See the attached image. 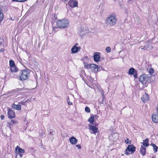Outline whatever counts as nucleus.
<instances>
[{"label":"nucleus","instance_id":"obj_28","mask_svg":"<svg viewBox=\"0 0 158 158\" xmlns=\"http://www.w3.org/2000/svg\"><path fill=\"white\" fill-rule=\"evenodd\" d=\"M67 103H68V104L69 105H72V103L71 102H70V99H69V97H68V98H67Z\"/></svg>","mask_w":158,"mask_h":158},{"label":"nucleus","instance_id":"obj_39","mask_svg":"<svg viewBox=\"0 0 158 158\" xmlns=\"http://www.w3.org/2000/svg\"><path fill=\"white\" fill-rule=\"evenodd\" d=\"M88 68V66H85V68Z\"/></svg>","mask_w":158,"mask_h":158},{"label":"nucleus","instance_id":"obj_10","mask_svg":"<svg viewBox=\"0 0 158 158\" xmlns=\"http://www.w3.org/2000/svg\"><path fill=\"white\" fill-rule=\"evenodd\" d=\"M141 99L143 102H145L149 100V97L148 94L145 92L143 94V95L142 96Z\"/></svg>","mask_w":158,"mask_h":158},{"label":"nucleus","instance_id":"obj_8","mask_svg":"<svg viewBox=\"0 0 158 158\" xmlns=\"http://www.w3.org/2000/svg\"><path fill=\"white\" fill-rule=\"evenodd\" d=\"M68 4L70 6L73 8L77 6L78 2L77 1L70 0L68 2Z\"/></svg>","mask_w":158,"mask_h":158},{"label":"nucleus","instance_id":"obj_11","mask_svg":"<svg viewBox=\"0 0 158 158\" xmlns=\"http://www.w3.org/2000/svg\"><path fill=\"white\" fill-rule=\"evenodd\" d=\"M89 65L92 71L95 72L98 71L97 66L96 64H92Z\"/></svg>","mask_w":158,"mask_h":158},{"label":"nucleus","instance_id":"obj_38","mask_svg":"<svg viewBox=\"0 0 158 158\" xmlns=\"http://www.w3.org/2000/svg\"><path fill=\"white\" fill-rule=\"evenodd\" d=\"M23 154H19L20 157L21 158L23 156Z\"/></svg>","mask_w":158,"mask_h":158},{"label":"nucleus","instance_id":"obj_1","mask_svg":"<svg viewBox=\"0 0 158 158\" xmlns=\"http://www.w3.org/2000/svg\"><path fill=\"white\" fill-rule=\"evenodd\" d=\"M56 24L57 27L52 28L53 30L56 31V28H67L69 25V22L68 19L63 18L61 19H59L56 21Z\"/></svg>","mask_w":158,"mask_h":158},{"label":"nucleus","instance_id":"obj_4","mask_svg":"<svg viewBox=\"0 0 158 158\" xmlns=\"http://www.w3.org/2000/svg\"><path fill=\"white\" fill-rule=\"evenodd\" d=\"M135 147L133 145H129L125 151V154L128 155L132 154L135 151Z\"/></svg>","mask_w":158,"mask_h":158},{"label":"nucleus","instance_id":"obj_22","mask_svg":"<svg viewBox=\"0 0 158 158\" xmlns=\"http://www.w3.org/2000/svg\"><path fill=\"white\" fill-rule=\"evenodd\" d=\"M135 69L133 68H131L129 71L128 74L129 75H133L135 73Z\"/></svg>","mask_w":158,"mask_h":158},{"label":"nucleus","instance_id":"obj_16","mask_svg":"<svg viewBox=\"0 0 158 158\" xmlns=\"http://www.w3.org/2000/svg\"><path fill=\"white\" fill-rule=\"evenodd\" d=\"M12 108L14 109L19 110H21V106L20 105H16L14 104L12 106Z\"/></svg>","mask_w":158,"mask_h":158},{"label":"nucleus","instance_id":"obj_13","mask_svg":"<svg viewBox=\"0 0 158 158\" xmlns=\"http://www.w3.org/2000/svg\"><path fill=\"white\" fill-rule=\"evenodd\" d=\"M94 60L96 62H98L99 61L100 59V53L97 52L94 55Z\"/></svg>","mask_w":158,"mask_h":158},{"label":"nucleus","instance_id":"obj_30","mask_svg":"<svg viewBox=\"0 0 158 158\" xmlns=\"http://www.w3.org/2000/svg\"><path fill=\"white\" fill-rule=\"evenodd\" d=\"M154 72V70L152 68H150L149 70V73L151 74H152Z\"/></svg>","mask_w":158,"mask_h":158},{"label":"nucleus","instance_id":"obj_26","mask_svg":"<svg viewBox=\"0 0 158 158\" xmlns=\"http://www.w3.org/2000/svg\"><path fill=\"white\" fill-rule=\"evenodd\" d=\"M152 146L153 147V149L154 152H156L157 150V146L155 144H152Z\"/></svg>","mask_w":158,"mask_h":158},{"label":"nucleus","instance_id":"obj_24","mask_svg":"<svg viewBox=\"0 0 158 158\" xmlns=\"http://www.w3.org/2000/svg\"><path fill=\"white\" fill-rule=\"evenodd\" d=\"M3 18V15L2 11V8L0 7V21H2Z\"/></svg>","mask_w":158,"mask_h":158},{"label":"nucleus","instance_id":"obj_17","mask_svg":"<svg viewBox=\"0 0 158 158\" xmlns=\"http://www.w3.org/2000/svg\"><path fill=\"white\" fill-rule=\"evenodd\" d=\"M146 148L141 145L140 149V152L142 155L144 156L145 154Z\"/></svg>","mask_w":158,"mask_h":158},{"label":"nucleus","instance_id":"obj_9","mask_svg":"<svg viewBox=\"0 0 158 158\" xmlns=\"http://www.w3.org/2000/svg\"><path fill=\"white\" fill-rule=\"evenodd\" d=\"M7 116L10 118H14L15 117V112L12 109L9 108L8 109Z\"/></svg>","mask_w":158,"mask_h":158},{"label":"nucleus","instance_id":"obj_32","mask_svg":"<svg viewBox=\"0 0 158 158\" xmlns=\"http://www.w3.org/2000/svg\"><path fill=\"white\" fill-rule=\"evenodd\" d=\"M145 47H146V48L148 50L151 49L153 48V47H151V46L150 47H149V46H148L147 45Z\"/></svg>","mask_w":158,"mask_h":158},{"label":"nucleus","instance_id":"obj_15","mask_svg":"<svg viewBox=\"0 0 158 158\" xmlns=\"http://www.w3.org/2000/svg\"><path fill=\"white\" fill-rule=\"evenodd\" d=\"M16 152V153H23L25 152V150L24 149L21 148L17 146L15 148Z\"/></svg>","mask_w":158,"mask_h":158},{"label":"nucleus","instance_id":"obj_20","mask_svg":"<svg viewBox=\"0 0 158 158\" xmlns=\"http://www.w3.org/2000/svg\"><path fill=\"white\" fill-rule=\"evenodd\" d=\"M87 32V31L86 28H81V30L80 31V35L83 36Z\"/></svg>","mask_w":158,"mask_h":158},{"label":"nucleus","instance_id":"obj_6","mask_svg":"<svg viewBox=\"0 0 158 158\" xmlns=\"http://www.w3.org/2000/svg\"><path fill=\"white\" fill-rule=\"evenodd\" d=\"M78 43H76L71 49V53L74 54L77 52L81 49V47L78 46Z\"/></svg>","mask_w":158,"mask_h":158},{"label":"nucleus","instance_id":"obj_33","mask_svg":"<svg viewBox=\"0 0 158 158\" xmlns=\"http://www.w3.org/2000/svg\"><path fill=\"white\" fill-rule=\"evenodd\" d=\"M134 77L135 78V79H136L137 78V74H136V73L135 72V73H134Z\"/></svg>","mask_w":158,"mask_h":158},{"label":"nucleus","instance_id":"obj_5","mask_svg":"<svg viewBox=\"0 0 158 158\" xmlns=\"http://www.w3.org/2000/svg\"><path fill=\"white\" fill-rule=\"evenodd\" d=\"M150 77L148 75L143 74L139 77V81L142 83H146L150 79Z\"/></svg>","mask_w":158,"mask_h":158},{"label":"nucleus","instance_id":"obj_3","mask_svg":"<svg viewBox=\"0 0 158 158\" xmlns=\"http://www.w3.org/2000/svg\"><path fill=\"white\" fill-rule=\"evenodd\" d=\"M30 73L29 70L24 69L21 71L20 76V80L21 81L26 80L29 77Z\"/></svg>","mask_w":158,"mask_h":158},{"label":"nucleus","instance_id":"obj_2","mask_svg":"<svg viewBox=\"0 0 158 158\" xmlns=\"http://www.w3.org/2000/svg\"><path fill=\"white\" fill-rule=\"evenodd\" d=\"M117 18L115 15H110L106 19V26L109 27H112L116 23Z\"/></svg>","mask_w":158,"mask_h":158},{"label":"nucleus","instance_id":"obj_25","mask_svg":"<svg viewBox=\"0 0 158 158\" xmlns=\"http://www.w3.org/2000/svg\"><path fill=\"white\" fill-rule=\"evenodd\" d=\"M10 65V67L15 66L14 61L12 60H10L9 61Z\"/></svg>","mask_w":158,"mask_h":158},{"label":"nucleus","instance_id":"obj_19","mask_svg":"<svg viewBox=\"0 0 158 158\" xmlns=\"http://www.w3.org/2000/svg\"><path fill=\"white\" fill-rule=\"evenodd\" d=\"M142 144V146L143 145L145 147H148L149 145L148 140L147 139L143 140V142L141 143Z\"/></svg>","mask_w":158,"mask_h":158},{"label":"nucleus","instance_id":"obj_31","mask_svg":"<svg viewBox=\"0 0 158 158\" xmlns=\"http://www.w3.org/2000/svg\"><path fill=\"white\" fill-rule=\"evenodd\" d=\"M125 142L126 143H131V141L130 140H129V139H127V140H125Z\"/></svg>","mask_w":158,"mask_h":158},{"label":"nucleus","instance_id":"obj_36","mask_svg":"<svg viewBox=\"0 0 158 158\" xmlns=\"http://www.w3.org/2000/svg\"><path fill=\"white\" fill-rule=\"evenodd\" d=\"M76 146L79 149H80L81 148V147L80 145L78 144L76 145Z\"/></svg>","mask_w":158,"mask_h":158},{"label":"nucleus","instance_id":"obj_21","mask_svg":"<svg viewBox=\"0 0 158 158\" xmlns=\"http://www.w3.org/2000/svg\"><path fill=\"white\" fill-rule=\"evenodd\" d=\"M94 118L93 115H91L89 118L88 120V121L90 123H93L94 122Z\"/></svg>","mask_w":158,"mask_h":158},{"label":"nucleus","instance_id":"obj_12","mask_svg":"<svg viewBox=\"0 0 158 158\" xmlns=\"http://www.w3.org/2000/svg\"><path fill=\"white\" fill-rule=\"evenodd\" d=\"M152 121L155 123H158V114H154L152 117Z\"/></svg>","mask_w":158,"mask_h":158},{"label":"nucleus","instance_id":"obj_40","mask_svg":"<svg viewBox=\"0 0 158 158\" xmlns=\"http://www.w3.org/2000/svg\"><path fill=\"white\" fill-rule=\"evenodd\" d=\"M157 111L158 113V107H157Z\"/></svg>","mask_w":158,"mask_h":158},{"label":"nucleus","instance_id":"obj_7","mask_svg":"<svg viewBox=\"0 0 158 158\" xmlns=\"http://www.w3.org/2000/svg\"><path fill=\"white\" fill-rule=\"evenodd\" d=\"M88 126L89 130L91 134H95L98 132V128L95 126L89 124Z\"/></svg>","mask_w":158,"mask_h":158},{"label":"nucleus","instance_id":"obj_27","mask_svg":"<svg viewBox=\"0 0 158 158\" xmlns=\"http://www.w3.org/2000/svg\"><path fill=\"white\" fill-rule=\"evenodd\" d=\"M111 49L109 47H107L106 48V51L107 53H109L110 52Z\"/></svg>","mask_w":158,"mask_h":158},{"label":"nucleus","instance_id":"obj_18","mask_svg":"<svg viewBox=\"0 0 158 158\" xmlns=\"http://www.w3.org/2000/svg\"><path fill=\"white\" fill-rule=\"evenodd\" d=\"M17 123V122L16 121H15L13 119H11L10 120V122H8V125L9 128H11V127L14 124Z\"/></svg>","mask_w":158,"mask_h":158},{"label":"nucleus","instance_id":"obj_34","mask_svg":"<svg viewBox=\"0 0 158 158\" xmlns=\"http://www.w3.org/2000/svg\"><path fill=\"white\" fill-rule=\"evenodd\" d=\"M25 103H26V102H24L22 101L20 102L19 103L20 104H22V105H25Z\"/></svg>","mask_w":158,"mask_h":158},{"label":"nucleus","instance_id":"obj_35","mask_svg":"<svg viewBox=\"0 0 158 158\" xmlns=\"http://www.w3.org/2000/svg\"><path fill=\"white\" fill-rule=\"evenodd\" d=\"M13 1H17L18 2H23L25 1V0H12Z\"/></svg>","mask_w":158,"mask_h":158},{"label":"nucleus","instance_id":"obj_37","mask_svg":"<svg viewBox=\"0 0 158 158\" xmlns=\"http://www.w3.org/2000/svg\"><path fill=\"white\" fill-rule=\"evenodd\" d=\"M1 118L2 120H3L4 118V116L3 115H2L1 116Z\"/></svg>","mask_w":158,"mask_h":158},{"label":"nucleus","instance_id":"obj_23","mask_svg":"<svg viewBox=\"0 0 158 158\" xmlns=\"http://www.w3.org/2000/svg\"><path fill=\"white\" fill-rule=\"evenodd\" d=\"M18 69L15 66L10 67V70L12 72H16L17 71Z\"/></svg>","mask_w":158,"mask_h":158},{"label":"nucleus","instance_id":"obj_14","mask_svg":"<svg viewBox=\"0 0 158 158\" xmlns=\"http://www.w3.org/2000/svg\"><path fill=\"white\" fill-rule=\"evenodd\" d=\"M69 141L70 143L73 144H76L78 142L77 140L74 136H73L70 138Z\"/></svg>","mask_w":158,"mask_h":158},{"label":"nucleus","instance_id":"obj_29","mask_svg":"<svg viewBox=\"0 0 158 158\" xmlns=\"http://www.w3.org/2000/svg\"><path fill=\"white\" fill-rule=\"evenodd\" d=\"M85 111L87 113H89L90 112V109L88 107H85Z\"/></svg>","mask_w":158,"mask_h":158}]
</instances>
